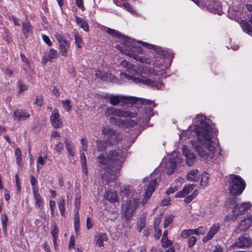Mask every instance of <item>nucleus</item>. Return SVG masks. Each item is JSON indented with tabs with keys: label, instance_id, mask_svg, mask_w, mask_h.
Returning <instances> with one entry per match:
<instances>
[{
	"label": "nucleus",
	"instance_id": "f257e3e1",
	"mask_svg": "<svg viewBox=\"0 0 252 252\" xmlns=\"http://www.w3.org/2000/svg\"><path fill=\"white\" fill-rule=\"evenodd\" d=\"M193 124L197 139L202 147L194 141H191L192 146L201 158H212L217 152L212 141L213 133L216 132V129L208 124L205 117L202 115L196 116L193 120Z\"/></svg>",
	"mask_w": 252,
	"mask_h": 252
},
{
	"label": "nucleus",
	"instance_id": "f03ea898",
	"mask_svg": "<svg viewBox=\"0 0 252 252\" xmlns=\"http://www.w3.org/2000/svg\"><path fill=\"white\" fill-rule=\"evenodd\" d=\"M126 156V150L117 149L108 154H100L96 162L101 168L100 174L104 185L115 188V182Z\"/></svg>",
	"mask_w": 252,
	"mask_h": 252
},
{
	"label": "nucleus",
	"instance_id": "7ed1b4c3",
	"mask_svg": "<svg viewBox=\"0 0 252 252\" xmlns=\"http://www.w3.org/2000/svg\"><path fill=\"white\" fill-rule=\"evenodd\" d=\"M123 40V44L122 45H117L115 47L116 49L136 61L145 63L146 64L151 63L148 59L139 56V54L142 53L143 49L139 46L136 45L133 39L127 37H124Z\"/></svg>",
	"mask_w": 252,
	"mask_h": 252
},
{
	"label": "nucleus",
	"instance_id": "20e7f679",
	"mask_svg": "<svg viewBox=\"0 0 252 252\" xmlns=\"http://www.w3.org/2000/svg\"><path fill=\"white\" fill-rule=\"evenodd\" d=\"M123 194H126L128 200L123 204V210L125 212V218L130 219L133 213L137 208L140 200V195L135 192H131L128 188H125L121 190Z\"/></svg>",
	"mask_w": 252,
	"mask_h": 252
},
{
	"label": "nucleus",
	"instance_id": "39448f33",
	"mask_svg": "<svg viewBox=\"0 0 252 252\" xmlns=\"http://www.w3.org/2000/svg\"><path fill=\"white\" fill-rule=\"evenodd\" d=\"M135 114L129 111H123L120 109H115L113 107H108L105 111V116L110 123L121 126L124 125V120L116 118L119 117H134Z\"/></svg>",
	"mask_w": 252,
	"mask_h": 252
},
{
	"label": "nucleus",
	"instance_id": "423d86ee",
	"mask_svg": "<svg viewBox=\"0 0 252 252\" xmlns=\"http://www.w3.org/2000/svg\"><path fill=\"white\" fill-rule=\"evenodd\" d=\"M120 75L122 79L131 81L136 84L141 83L143 85L158 90L162 89L164 87V84L159 80H155L146 77L138 78L132 76L126 73H121Z\"/></svg>",
	"mask_w": 252,
	"mask_h": 252
},
{
	"label": "nucleus",
	"instance_id": "0eeeda50",
	"mask_svg": "<svg viewBox=\"0 0 252 252\" xmlns=\"http://www.w3.org/2000/svg\"><path fill=\"white\" fill-rule=\"evenodd\" d=\"M228 190L233 195H240L246 187L245 181L239 176L236 175H230Z\"/></svg>",
	"mask_w": 252,
	"mask_h": 252
},
{
	"label": "nucleus",
	"instance_id": "6e6552de",
	"mask_svg": "<svg viewBox=\"0 0 252 252\" xmlns=\"http://www.w3.org/2000/svg\"><path fill=\"white\" fill-rule=\"evenodd\" d=\"M104 97L108 100V102L112 105H116L120 103H135L139 98L133 96H127L121 95H114L113 94H106Z\"/></svg>",
	"mask_w": 252,
	"mask_h": 252
},
{
	"label": "nucleus",
	"instance_id": "1a4fd4ad",
	"mask_svg": "<svg viewBox=\"0 0 252 252\" xmlns=\"http://www.w3.org/2000/svg\"><path fill=\"white\" fill-rule=\"evenodd\" d=\"M102 134L109 144L113 145L118 143L122 138L121 135L116 130L108 127H103Z\"/></svg>",
	"mask_w": 252,
	"mask_h": 252
},
{
	"label": "nucleus",
	"instance_id": "9d476101",
	"mask_svg": "<svg viewBox=\"0 0 252 252\" xmlns=\"http://www.w3.org/2000/svg\"><path fill=\"white\" fill-rule=\"evenodd\" d=\"M55 36L58 42L60 54L63 57H66L70 48V42L62 34L57 33Z\"/></svg>",
	"mask_w": 252,
	"mask_h": 252
},
{
	"label": "nucleus",
	"instance_id": "9b49d317",
	"mask_svg": "<svg viewBox=\"0 0 252 252\" xmlns=\"http://www.w3.org/2000/svg\"><path fill=\"white\" fill-rule=\"evenodd\" d=\"M161 61H157L153 64L154 68H150L147 65H144L142 66V72L145 74H149L150 75H161V73H159L160 71L164 70V68L161 64Z\"/></svg>",
	"mask_w": 252,
	"mask_h": 252
},
{
	"label": "nucleus",
	"instance_id": "f8f14e48",
	"mask_svg": "<svg viewBox=\"0 0 252 252\" xmlns=\"http://www.w3.org/2000/svg\"><path fill=\"white\" fill-rule=\"evenodd\" d=\"M156 185L157 181L156 179H152L149 181V184L146 188V191L141 201V204L143 205H144L147 203L148 200L151 198L155 190Z\"/></svg>",
	"mask_w": 252,
	"mask_h": 252
},
{
	"label": "nucleus",
	"instance_id": "ddd939ff",
	"mask_svg": "<svg viewBox=\"0 0 252 252\" xmlns=\"http://www.w3.org/2000/svg\"><path fill=\"white\" fill-rule=\"evenodd\" d=\"M252 227V216L246 217L242 220L236 228L235 232L237 233H240L243 231H246Z\"/></svg>",
	"mask_w": 252,
	"mask_h": 252
},
{
	"label": "nucleus",
	"instance_id": "4468645a",
	"mask_svg": "<svg viewBox=\"0 0 252 252\" xmlns=\"http://www.w3.org/2000/svg\"><path fill=\"white\" fill-rule=\"evenodd\" d=\"M177 160V159L170 158L169 160L166 161V159H164L161 162L160 166L161 167L165 168L164 171H166L167 174H171L175 169Z\"/></svg>",
	"mask_w": 252,
	"mask_h": 252
},
{
	"label": "nucleus",
	"instance_id": "2eb2a0df",
	"mask_svg": "<svg viewBox=\"0 0 252 252\" xmlns=\"http://www.w3.org/2000/svg\"><path fill=\"white\" fill-rule=\"evenodd\" d=\"M251 207V204L250 202L237 204L234 206L232 211L234 215L237 216L247 211Z\"/></svg>",
	"mask_w": 252,
	"mask_h": 252
},
{
	"label": "nucleus",
	"instance_id": "dca6fc26",
	"mask_svg": "<svg viewBox=\"0 0 252 252\" xmlns=\"http://www.w3.org/2000/svg\"><path fill=\"white\" fill-rule=\"evenodd\" d=\"M50 121L52 126L56 128H60L63 125V122L60 118V115L58 112V110L55 109L52 113L50 116Z\"/></svg>",
	"mask_w": 252,
	"mask_h": 252
},
{
	"label": "nucleus",
	"instance_id": "f3484780",
	"mask_svg": "<svg viewBox=\"0 0 252 252\" xmlns=\"http://www.w3.org/2000/svg\"><path fill=\"white\" fill-rule=\"evenodd\" d=\"M252 243V241L251 238L241 236L237 239V241L232 247L233 248H244L245 247H250Z\"/></svg>",
	"mask_w": 252,
	"mask_h": 252
},
{
	"label": "nucleus",
	"instance_id": "a211bd4d",
	"mask_svg": "<svg viewBox=\"0 0 252 252\" xmlns=\"http://www.w3.org/2000/svg\"><path fill=\"white\" fill-rule=\"evenodd\" d=\"M183 154L186 158L187 163L189 166H191L195 161V156L186 146L183 147Z\"/></svg>",
	"mask_w": 252,
	"mask_h": 252
},
{
	"label": "nucleus",
	"instance_id": "6ab92c4d",
	"mask_svg": "<svg viewBox=\"0 0 252 252\" xmlns=\"http://www.w3.org/2000/svg\"><path fill=\"white\" fill-rule=\"evenodd\" d=\"M220 226L219 223H214L210 228L207 235L203 239V241L206 242L211 240L219 232Z\"/></svg>",
	"mask_w": 252,
	"mask_h": 252
},
{
	"label": "nucleus",
	"instance_id": "aec40b11",
	"mask_svg": "<svg viewBox=\"0 0 252 252\" xmlns=\"http://www.w3.org/2000/svg\"><path fill=\"white\" fill-rule=\"evenodd\" d=\"M30 117V114L26 111L17 110L14 112L13 118L14 120L18 121H23Z\"/></svg>",
	"mask_w": 252,
	"mask_h": 252
},
{
	"label": "nucleus",
	"instance_id": "412c9836",
	"mask_svg": "<svg viewBox=\"0 0 252 252\" xmlns=\"http://www.w3.org/2000/svg\"><path fill=\"white\" fill-rule=\"evenodd\" d=\"M193 184L185 186L182 190L177 192L175 197L176 198H183L188 195L194 189Z\"/></svg>",
	"mask_w": 252,
	"mask_h": 252
},
{
	"label": "nucleus",
	"instance_id": "4be33fe9",
	"mask_svg": "<svg viewBox=\"0 0 252 252\" xmlns=\"http://www.w3.org/2000/svg\"><path fill=\"white\" fill-rule=\"evenodd\" d=\"M58 56L57 51L51 48L49 50L48 55L43 57L42 63L45 64L48 62H51L53 59L57 58Z\"/></svg>",
	"mask_w": 252,
	"mask_h": 252
},
{
	"label": "nucleus",
	"instance_id": "5701e85b",
	"mask_svg": "<svg viewBox=\"0 0 252 252\" xmlns=\"http://www.w3.org/2000/svg\"><path fill=\"white\" fill-rule=\"evenodd\" d=\"M121 64L123 67L125 68L126 69V70L128 72H129L130 73H132V74H137V67L136 66L126 61V60H123Z\"/></svg>",
	"mask_w": 252,
	"mask_h": 252
},
{
	"label": "nucleus",
	"instance_id": "b1692460",
	"mask_svg": "<svg viewBox=\"0 0 252 252\" xmlns=\"http://www.w3.org/2000/svg\"><path fill=\"white\" fill-rule=\"evenodd\" d=\"M33 194L34 199L35 200V208L41 210L43 206V201L41 198L38 190L32 192Z\"/></svg>",
	"mask_w": 252,
	"mask_h": 252
},
{
	"label": "nucleus",
	"instance_id": "393cba45",
	"mask_svg": "<svg viewBox=\"0 0 252 252\" xmlns=\"http://www.w3.org/2000/svg\"><path fill=\"white\" fill-rule=\"evenodd\" d=\"M188 180L191 182H197L199 180V172L197 169H193L188 173L187 175Z\"/></svg>",
	"mask_w": 252,
	"mask_h": 252
},
{
	"label": "nucleus",
	"instance_id": "a878e982",
	"mask_svg": "<svg viewBox=\"0 0 252 252\" xmlns=\"http://www.w3.org/2000/svg\"><path fill=\"white\" fill-rule=\"evenodd\" d=\"M76 23L85 32L89 31V27L87 22L78 16H75Z\"/></svg>",
	"mask_w": 252,
	"mask_h": 252
},
{
	"label": "nucleus",
	"instance_id": "bb28decb",
	"mask_svg": "<svg viewBox=\"0 0 252 252\" xmlns=\"http://www.w3.org/2000/svg\"><path fill=\"white\" fill-rule=\"evenodd\" d=\"M22 31L26 37L28 36L30 32L32 31L31 24L28 20H25L22 22Z\"/></svg>",
	"mask_w": 252,
	"mask_h": 252
},
{
	"label": "nucleus",
	"instance_id": "cd10ccee",
	"mask_svg": "<svg viewBox=\"0 0 252 252\" xmlns=\"http://www.w3.org/2000/svg\"><path fill=\"white\" fill-rule=\"evenodd\" d=\"M64 143L66 145V149L68 152V155L72 158L75 156L74 146L72 142L69 141L67 138H65Z\"/></svg>",
	"mask_w": 252,
	"mask_h": 252
},
{
	"label": "nucleus",
	"instance_id": "c85d7f7f",
	"mask_svg": "<svg viewBox=\"0 0 252 252\" xmlns=\"http://www.w3.org/2000/svg\"><path fill=\"white\" fill-rule=\"evenodd\" d=\"M108 240V236L105 233H99L95 237V241L96 244L99 247L103 246V242L106 241Z\"/></svg>",
	"mask_w": 252,
	"mask_h": 252
},
{
	"label": "nucleus",
	"instance_id": "c756f323",
	"mask_svg": "<svg viewBox=\"0 0 252 252\" xmlns=\"http://www.w3.org/2000/svg\"><path fill=\"white\" fill-rule=\"evenodd\" d=\"M106 198L114 204L118 202V197L116 191L108 192L106 194Z\"/></svg>",
	"mask_w": 252,
	"mask_h": 252
},
{
	"label": "nucleus",
	"instance_id": "7c9ffc66",
	"mask_svg": "<svg viewBox=\"0 0 252 252\" xmlns=\"http://www.w3.org/2000/svg\"><path fill=\"white\" fill-rule=\"evenodd\" d=\"M108 142L105 140H96V150L99 152H102L107 149Z\"/></svg>",
	"mask_w": 252,
	"mask_h": 252
},
{
	"label": "nucleus",
	"instance_id": "2f4dec72",
	"mask_svg": "<svg viewBox=\"0 0 252 252\" xmlns=\"http://www.w3.org/2000/svg\"><path fill=\"white\" fill-rule=\"evenodd\" d=\"M65 204L64 198L63 197H60L58 200V205L61 215L62 216H64L65 214Z\"/></svg>",
	"mask_w": 252,
	"mask_h": 252
},
{
	"label": "nucleus",
	"instance_id": "473e14b6",
	"mask_svg": "<svg viewBox=\"0 0 252 252\" xmlns=\"http://www.w3.org/2000/svg\"><path fill=\"white\" fill-rule=\"evenodd\" d=\"M111 74L109 72H106L105 71H102L100 70L96 71L95 72V76L96 77L100 78L103 80H107L110 79Z\"/></svg>",
	"mask_w": 252,
	"mask_h": 252
},
{
	"label": "nucleus",
	"instance_id": "72a5a7b5",
	"mask_svg": "<svg viewBox=\"0 0 252 252\" xmlns=\"http://www.w3.org/2000/svg\"><path fill=\"white\" fill-rule=\"evenodd\" d=\"M240 25L243 29V30L245 32L248 34L252 33V26H251L248 22L246 21H242Z\"/></svg>",
	"mask_w": 252,
	"mask_h": 252
},
{
	"label": "nucleus",
	"instance_id": "f704fd0d",
	"mask_svg": "<svg viewBox=\"0 0 252 252\" xmlns=\"http://www.w3.org/2000/svg\"><path fill=\"white\" fill-rule=\"evenodd\" d=\"M106 32L110 35L113 36L118 37L120 38H121L122 41V45L123 44V38L125 37L124 35H121V33L114 29H112L108 28L106 30Z\"/></svg>",
	"mask_w": 252,
	"mask_h": 252
},
{
	"label": "nucleus",
	"instance_id": "c9c22d12",
	"mask_svg": "<svg viewBox=\"0 0 252 252\" xmlns=\"http://www.w3.org/2000/svg\"><path fill=\"white\" fill-rule=\"evenodd\" d=\"M79 221L80 220L79 212L78 210H77L74 214V226L76 234L78 233L79 232V229L80 227Z\"/></svg>",
	"mask_w": 252,
	"mask_h": 252
},
{
	"label": "nucleus",
	"instance_id": "e433bc0d",
	"mask_svg": "<svg viewBox=\"0 0 252 252\" xmlns=\"http://www.w3.org/2000/svg\"><path fill=\"white\" fill-rule=\"evenodd\" d=\"M8 222V218L5 214H3L1 216V224L2 227V229L3 231V233L5 235H6V227L7 224Z\"/></svg>",
	"mask_w": 252,
	"mask_h": 252
},
{
	"label": "nucleus",
	"instance_id": "4c0bfd02",
	"mask_svg": "<svg viewBox=\"0 0 252 252\" xmlns=\"http://www.w3.org/2000/svg\"><path fill=\"white\" fill-rule=\"evenodd\" d=\"M210 178V175L206 172H204L202 175V177L200 182V185L201 186L205 187L207 186L209 179Z\"/></svg>",
	"mask_w": 252,
	"mask_h": 252
},
{
	"label": "nucleus",
	"instance_id": "58836bf2",
	"mask_svg": "<svg viewBox=\"0 0 252 252\" xmlns=\"http://www.w3.org/2000/svg\"><path fill=\"white\" fill-rule=\"evenodd\" d=\"M212 11L215 13L218 14L219 15H221L222 13V8L221 6L220 5L219 2H215L213 5V9H212Z\"/></svg>",
	"mask_w": 252,
	"mask_h": 252
},
{
	"label": "nucleus",
	"instance_id": "ea45409f",
	"mask_svg": "<svg viewBox=\"0 0 252 252\" xmlns=\"http://www.w3.org/2000/svg\"><path fill=\"white\" fill-rule=\"evenodd\" d=\"M46 158V157H44V158L42 156H39L37 160V170L38 171L41 168V166L45 164V159Z\"/></svg>",
	"mask_w": 252,
	"mask_h": 252
},
{
	"label": "nucleus",
	"instance_id": "a19ab883",
	"mask_svg": "<svg viewBox=\"0 0 252 252\" xmlns=\"http://www.w3.org/2000/svg\"><path fill=\"white\" fill-rule=\"evenodd\" d=\"M17 86L19 88L18 93L19 94H21L28 89L27 85L21 80L18 81Z\"/></svg>",
	"mask_w": 252,
	"mask_h": 252
},
{
	"label": "nucleus",
	"instance_id": "79ce46f5",
	"mask_svg": "<svg viewBox=\"0 0 252 252\" xmlns=\"http://www.w3.org/2000/svg\"><path fill=\"white\" fill-rule=\"evenodd\" d=\"M191 229L192 234H195L197 235L203 234L206 231L205 227L200 226L197 229Z\"/></svg>",
	"mask_w": 252,
	"mask_h": 252
},
{
	"label": "nucleus",
	"instance_id": "37998d69",
	"mask_svg": "<svg viewBox=\"0 0 252 252\" xmlns=\"http://www.w3.org/2000/svg\"><path fill=\"white\" fill-rule=\"evenodd\" d=\"M75 43L78 48H81L83 45V42L81 37L79 34H76L74 36Z\"/></svg>",
	"mask_w": 252,
	"mask_h": 252
},
{
	"label": "nucleus",
	"instance_id": "c03bdc74",
	"mask_svg": "<svg viewBox=\"0 0 252 252\" xmlns=\"http://www.w3.org/2000/svg\"><path fill=\"white\" fill-rule=\"evenodd\" d=\"M15 155L16 157V161L17 163L19 165H21L22 153H21V150L19 148H16L15 149Z\"/></svg>",
	"mask_w": 252,
	"mask_h": 252
},
{
	"label": "nucleus",
	"instance_id": "a18cd8bd",
	"mask_svg": "<svg viewBox=\"0 0 252 252\" xmlns=\"http://www.w3.org/2000/svg\"><path fill=\"white\" fill-rule=\"evenodd\" d=\"M197 194H198V191L197 190H195L192 194H191L189 196H187L185 198V199H184L185 202L187 204L190 203L194 198H195V197L197 196Z\"/></svg>",
	"mask_w": 252,
	"mask_h": 252
},
{
	"label": "nucleus",
	"instance_id": "49530a36",
	"mask_svg": "<svg viewBox=\"0 0 252 252\" xmlns=\"http://www.w3.org/2000/svg\"><path fill=\"white\" fill-rule=\"evenodd\" d=\"M145 226V221L144 219L141 218L139 219L137 224V230L138 232H140L143 228Z\"/></svg>",
	"mask_w": 252,
	"mask_h": 252
},
{
	"label": "nucleus",
	"instance_id": "de8ad7c7",
	"mask_svg": "<svg viewBox=\"0 0 252 252\" xmlns=\"http://www.w3.org/2000/svg\"><path fill=\"white\" fill-rule=\"evenodd\" d=\"M30 181H31V184L32 186V192L35 191H37L38 189H37V188H36V184L37 183V180L36 179V178L34 177V176L31 175V176H30Z\"/></svg>",
	"mask_w": 252,
	"mask_h": 252
},
{
	"label": "nucleus",
	"instance_id": "09e8293b",
	"mask_svg": "<svg viewBox=\"0 0 252 252\" xmlns=\"http://www.w3.org/2000/svg\"><path fill=\"white\" fill-rule=\"evenodd\" d=\"M174 216L172 215L165 218L164 227L166 228L173 221Z\"/></svg>",
	"mask_w": 252,
	"mask_h": 252
},
{
	"label": "nucleus",
	"instance_id": "8fccbe9b",
	"mask_svg": "<svg viewBox=\"0 0 252 252\" xmlns=\"http://www.w3.org/2000/svg\"><path fill=\"white\" fill-rule=\"evenodd\" d=\"M52 230L51 233L52 237H57L58 234L59 230L57 225L55 223H52L51 224Z\"/></svg>",
	"mask_w": 252,
	"mask_h": 252
},
{
	"label": "nucleus",
	"instance_id": "3c124183",
	"mask_svg": "<svg viewBox=\"0 0 252 252\" xmlns=\"http://www.w3.org/2000/svg\"><path fill=\"white\" fill-rule=\"evenodd\" d=\"M64 146L62 142H59L55 146V150L58 154H61L63 150Z\"/></svg>",
	"mask_w": 252,
	"mask_h": 252
},
{
	"label": "nucleus",
	"instance_id": "603ef678",
	"mask_svg": "<svg viewBox=\"0 0 252 252\" xmlns=\"http://www.w3.org/2000/svg\"><path fill=\"white\" fill-rule=\"evenodd\" d=\"M192 234V233L191 232V229H186V230H183L181 233L180 235L182 238L186 239L189 236H190Z\"/></svg>",
	"mask_w": 252,
	"mask_h": 252
},
{
	"label": "nucleus",
	"instance_id": "864d4df0",
	"mask_svg": "<svg viewBox=\"0 0 252 252\" xmlns=\"http://www.w3.org/2000/svg\"><path fill=\"white\" fill-rule=\"evenodd\" d=\"M124 125H121L120 127L127 126H129L130 127H133L136 125V123L134 122V121L132 120H127L126 121L124 120Z\"/></svg>",
	"mask_w": 252,
	"mask_h": 252
},
{
	"label": "nucleus",
	"instance_id": "5fc2aeb1",
	"mask_svg": "<svg viewBox=\"0 0 252 252\" xmlns=\"http://www.w3.org/2000/svg\"><path fill=\"white\" fill-rule=\"evenodd\" d=\"M137 42L141 44L143 46H146L149 49H152L154 50H158V47L157 46L148 43L147 42H143L141 41H137Z\"/></svg>",
	"mask_w": 252,
	"mask_h": 252
},
{
	"label": "nucleus",
	"instance_id": "6e6d98bb",
	"mask_svg": "<svg viewBox=\"0 0 252 252\" xmlns=\"http://www.w3.org/2000/svg\"><path fill=\"white\" fill-rule=\"evenodd\" d=\"M63 107L66 109L67 112H69L71 110V106L70 104V101L68 99L63 100L62 101Z\"/></svg>",
	"mask_w": 252,
	"mask_h": 252
},
{
	"label": "nucleus",
	"instance_id": "4d7b16f0",
	"mask_svg": "<svg viewBox=\"0 0 252 252\" xmlns=\"http://www.w3.org/2000/svg\"><path fill=\"white\" fill-rule=\"evenodd\" d=\"M197 241V238L195 236H191L188 240V246L190 248L192 247Z\"/></svg>",
	"mask_w": 252,
	"mask_h": 252
},
{
	"label": "nucleus",
	"instance_id": "13d9d810",
	"mask_svg": "<svg viewBox=\"0 0 252 252\" xmlns=\"http://www.w3.org/2000/svg\"><path fill=\"white\" fill-rule=\"evenodd\" d=\"M80 199H81V196L80 195L78 194H76V196L75 198V206L76 208L77 209V210H78L80 207Z\"/></svg>",
	"mask_w": 252,
	"mask_h": 252
},
{
	"label": "nucleus",
	"instance_id": "bf43d9fd",
	"mask_svg": "<svg viewBox=\"0 0 252 252\" xmlns=\"http://www.w3.org/2000/svg\"><path fill=\"white\" fill-rule=\"evenodd\" d=\"M81 144L82 145V149L86 151L88 149V143L86 138H82L81 140Z\"/></svg>",
	"mask_w": 252,
	"mask_h": 252
},
{
	"label": "nucleus",
	"instance_id": "052dcab7",
	"mask_svg": "<svg viewBox=\"0 0 252 252\" xmlns=\"http://www.w3.org/2000/svg\"><path fill=\"white\" fill-rule=\"evenodd\" d=\"M172 242L168 239V238L165 239H161V244L163 247H168L172 245Z\"/></svg>",
	"mask_w": 252,
	"mask_h": 252
},
{
	"label": "nucleus",
	"instance_id": "680f3d73",
	"mask_svg": "<svg viewBox=\"0 0 252 252\" xmlns=\"http://www.w3.org/2000/svg\"><path fill=\"white\" fill-rule=\"evenodd\" d=\"M42 37L43 40L46 44H47L49 46H52V42L51 41L50 39H49L48 36H47L46 35H43L42 36Z\"/></svg>",
	"mask_w": 252,
	"mask_h": 252
},
{
	"label": "nucleus",
	"instance_id": "e2e57ef3",
	"mask_svg": "<svg viewBox=\"0 0 252 252\" xmlns=\"http://www.w3.org/2000/svg\"><path fill=\"white\" fill-rule=\"evenodd\" d=\"M43 99L41 95H38L36 97L35 104L40 106L42 105Z\"/></svg>",
	"mask_w": 252,
	"mask_h": 252
},
{
	"label": "nucleus",
	"instance_id": "0e129e2a",
	"mask_svg": "<svg viewBox=\"0 0 252 252\" xmlns=\"http://www.w3.org/2000/svg\"><path fill=\"white\" fill-rule=\"evenodd\" d=\"M55 201L53 200H50L49 202V205L51 210V214L52 216L54 215V207H55Z\"/></svg>",
	"mask_w": 252,
	"mask_h": 252
},
{
	"label": "nucleus",
	"instance_id": "69168bd1",
	"mask_svg": "<svg viewBox=\"0 0 252 252\" xmlns=\"http://www.w3.org/2000/svg\"><path fill=\"white\" fill-rule=\"evenodd\" d=\"M178 189L179 188L177 186H175L174 187H171L166 191V193L168 195L170 194L177 191Z\"/></svg>",
	"mask_w": 252,
	"mask_h": 252
},
{
	"label": "nucleus",
	"instance_id": "338daca9",
	"mask_svg": "<svg viewBox=\"0 0 252 252\" xmlns=\"http://www.w3.org/2000/svg\"><path fill=\"white\" fill-rule=\"evenodd\" d=\"M123 7L128 12L131 13H134V11L132 10L131 5L129 3L123 4Z\"/></svg>",
	"mask_w": 252,
	"mask_h": 252
},
{
	"label": "nucleus",
	"instance_id": "774afa93",
	"mask_svg": "<svg viewBox=\"0 0 252 252\" xmlns=\"http://www.w3.org/2000/svg\"><path fill=\"white\" fill-rule=\"evenodd\" d=\"M80 160L82 165L87 164L86 158L84 153H81L80 154Z\"/></svg>",
	"mask_w": 252,
	"mask_h": 252
}]
</instances>
